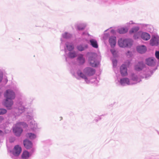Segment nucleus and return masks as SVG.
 Returning a JSON list of instances; mask_svg holds the SVG:
<instances>
[{
    "label": "nucleus",
    "instance_id": "31",
    "mask_svg": "<svg viewBox=\"0 0 159 159\" xmlns=\"http://www.w3.org/2000/svg\"><path fill=\"white\" fill-rule=\"evenodd\" d=\"M147 24L140 23V30L145 31L148 30H147Z\"/></svg>",
    "mask_w": 159,
    "mask_h": 159
},
{
    "label": "nucleus",
    "instance_id": "9",
    "mask_svg": "<svg viewBox=\"0 0 159 159\" xmlns=\"http://www.w3.org/2000/svg\"><path fill=\"white\" fill-rule=\"evenodd\" d=\"M149 44L152 46H157L159 50V35L157 34L152 35Z\"/></svg>",
    "mask_w": 159,
    "mask_h": 159
},
{
    "label": "nucleus",
    "instance_id": "40",
    "mask_svg": "<svg viewBox=\"0 0 159 159\" xmlns=\"http://www.w3.org/2000/svg\"><path fill=\"white\" fill-rule=\"evenodd\" d=\"M101 119V116H97V117H96L94 120L96 122H97L99 120H100Z\"/></svg>",
    "mask_w": 159,
    "mask_h": 159
},
{
    "label": "nucleus",
    "instance_id": "27",
    "mask_svg": "<svg viewBox=\"0 0 159 159\" xmlns=\"http://www.w3.org/2000/svg\"><path fill=\"white\" fill-rule=\"evenodd\" d=\"M146 46L144 45H140V54H144L147 51Z\"/></svg>",
    "mask_w": 159,
    "mask_h": 159
},
{
    "label": "nucleus",
    "instance_id": "10",
    "mask_svg": "<svg viewBox=\"0 0 159 159\" xmlns=\"http://www.w3.org/2000/svg\"><path fill=\"white\" fill-rule=\"evenodd\" d=\"M22 149L20 146L18 145L15 146L11 152V156L12 158L15 159V157L18 156L21 152Z\"/></svg>",
    "mask_w": 159,
    "mask_h": 159
},
{
    "label": "nucleus",
    "instance_id": "47",
    "mask_svg": "<svg viewBox=\"0 0 159 159\" xmlns=\"http://www.w3.org/2000/svg\"><path fill=\"white\" fill-rule=\"evenodd\" d=\"M137 50L138 52H139V48L138 46H137Z\"/></svg>",
    "mask_w": 159,
    "mask_h": 159
},
{
    "label": "nucleus",
    "instance_id": "8",
    "mask_svg": "<svg viewBox=\"0 0 159 159\" xmlns=\"http://www.w3.org/2000/svg\"><path fill=\"white\" fill-rule=\"evenodd\" d=\"M17 104L18 107V108L16 109L15 112L13 113L14 115L15 116H19L25 110L24 102L21 101L20 99H19L17 102Z\"/></svg>",
    "mask_w": 159,
    "mask_h": 159
},
{
    "label": "nucleus",
    "instance_id": "53",
    "mask_svg": "<svg viewBox=\"0 0 159 159\" xmlns=\"http://www.w3.org/2000/svg\"><path fill=\"white\" fill-rule=\"evenodd\" d=\"M1 93L0 92V96H1Z\"/></svg>",
    "mask_w": 159,
    "mask_h": 159
},
{
    "label": "nucleus",
    "instance_id": "49",
    "mask_svg": "<svg viewBox=\"0 0 159 159\" xmlns=\"http://www.w3.org/2000/svg\"><path fill=\"white\" fill-rule=\"evenodd\" d=\"M2 133H3V132H2V131L0 130V135H2Z\"/></svg>",
    "mask_w": 159,
    "mask_h": 159
},
{
    "label": "nucleus",
    "instance_id": "51",
    "mask_svg": "<svg viewBox=\"0 0 159 159\" xmlns=\"http://www.w3.org/2000/svg\"><path fill=\"white\" fill-rule=\"evenodd\" d=\"M118 3L119 4H122V3H120V2H118Z\"/></svg>",
    "mask_w": 159,
    "mask_h": 159
},
{
    "label": "nucleus",
    "instance_id": "30",
    "mask_svg": "<svg viewBox=\"0 0 159 159\" xmlns=\"http://www.w3.org/2000/svg\"><path fill=\"white\" fill-rule=\"evenodd\" d=\"M89 34L86 32H84L82 33L81 37L80 39V40L82 41H87V38L89 36Z\"/></svg>",
    "mask_w": 159,
    "mask_h": 159
},
{
    "label": "nucleus",
    "instance_id": "32",
    "mask_svg": "<svg viewBox=\"0 0 159 159\" xmlns=\"http://www.w3.org/2000/svg\"><path fill=\"white\" fill-rule=\"evenodd\" d=\"M109 30V29H108L106 30H105L104 32V33L103 35V38L104 40L107 39L108 37L109 36L110 34H109L108 33H106L107 31H108Z\"/></svg>",
    "mask_w": 159,
    "mask_h": 159
},
{
    "label": "nucleus",
    "instance_id": "48",
    "mask_svg": "<svg viewBox=\"0 0 159 159\" xmlns=\"http://www.w3.org/2000/svg\"><path fill=\"white\" fill-rule=\"evenodd\" d=\"M129 24H133V21H130L129 22Z\"/></svg>",
    "mask_w": 159,
    "mask_h": 159
},
{
    "label": "nucleus",
    "instance_id": "28",
    "mask_svg": "<svg viewBox=\"0 0 159 159\" xmlns=\"http://www.w3.org/2000/svg\"><path fill=\"white\" fill-rule=\"evenodd\" d=\"M89 42L90 44L93 47L96 48H98V45L96 40L92 39L89 40Z\"/></svg>",
    "mask_w": 159,
    "mask_h": 159
},
{
    "label": "nucleus",
    "instance_id": "11",
    "mask_svg": "<svg viewBox=\"0 0 159 159\" xmlns=\"http://www.w3.org/2000/svg\"><path fill=\"white\" fill-rule=\"evenodd\" d=\"M145 62L146 65L150 66H155L156 60L153 57H149L145 59Z\"/></svg>",
    "mask_w": 159,
    "mask_h": 159
},
{
    "label": "nucleus",
    "instance_id": "20",
    "mask_svg": "<svg viewBox=\"0 0 159 159\" xmlns=\"http://www.w3.org/2000/svg\"><path fill=\"white\" fill-rule=\"evenodd\" d=\"M146 64L144 63L143 61H140V72L142 71L143 69L144 70H147V71L146 72L144 75V76L143 77V78H145V74L146 73L148 70H150L148 69H147V67ZM141 78H142V77L140 75V82L141 81Z\"/></svg>",
    "mask_w": 159,
    "mask_h": 159
},
{
    "label": "nucleus",
    "instance_id": "25",
    "mask_svg": "<svg viewBox=\"0 0 159 159\" xmlns=\"http://www.w3.org/2000/svg\"><path fill=\"white\" fill-rule=\"evenodd\" d=\"M86 27L84 23H77L75 25V27L78 30H84Z\"/></svg>",
    "mask_w": 159,
    "mask_h": 159
},
{
    "label": "nucleus",
    "instance_id": "38",
    "mask_svg": "<svg viewBox=\"0 0 159 159\" xmlns=\"http://www.w3.org/2000/svg\"><path fill=\"white\" fill-rule=\"evenodd\" d=\"M158 51L156 50L155 52V56L157 59H159V50Z\"/></svg>",
    "mask_w": 159,
    "mask_h": 159
},
{
    "label": "nucleus",
    "instance_id": "43",
    "mask_svg": "<svg viewBox=\"0 0 159 159\" xmlns=\"http://www.w3.org/2000/svg\"><path fill=\"white\" fill-rule=\"evenodd\" d=\"M3 78V75L0 72V83L2 82Z\"/></svg>",
    "mask_w": 159,
    "mask_h": 159
},
{
    "label": "nucleus",
    "instance_id": "13",
    "mask_svg": "<svg viewBox=\"0 0 159 159\" xmlns=\"http://www.w3.org/2000/svg\"><path fill=\"white\" fill-rule=\"evenodd\" d=\"M158 61L157 62V66L151 70H148L145 75V79H148L150 77L153 75L154 72L157 69L158 67L159 66V59H158Z\"/></svg>",
    "mask_w": 159,
    "mask_h": 159
},
{
    "label": "nucleus",
    "instance_id": "16",
    "mask_svg": "<svg viewBox=\"0 0 159 159\" xmlns=\"http://www.w3.org/2000/svg\"><path fill=\"white\" fill-rule=\"evenodd\" d=\"M65 56L66 61H67L68 58H74L76 57L77 56V54L75 51H70L68 52H65V54L64 55Z\"/></svg>",
    "mask_w": 159,
    "mask_h": 159
},
{
    "label": "nucleus",
    "instance_id": "21",
    "mask_svg": "<svg viewBox=\"0 0 159 159\" xmlns=\"http://www.w3.org/2000/svg\"><path fill=\"white\" fill-rule=\"evenodd\" d=\"M109 42L111 48L114 47L116 43V37L114 36H111L109 37Z\"/></svg>",
    "mask_w": 159,
    "mask_h": 159
},
{
    "label": "nucleus",
    "instance_id": "14",
    "mask_svg": "<svg viewBox=\"0 0 159 159\" xmlns=\"http://www.w3.org/2000/svg\"><path fill=\"white\" fill-rule=\"evenodd\" d=\"M35 150V148H32V151H31L30 152H29L28 151L26 150L24 151L21 155V158L22 159H28L31 156Z\"/></svg>",
    "mask_w": 159,
    "mask_h": 159
},
{
    "label": "nucleus",
    "instance_id": "6",
    "mask_svg": "<svg viewBox=\"0 0 159 159\" xmlns=\"http://www.w3.org/2000/svg\"><path fill=\"white\" fill-rule=\"evenodd\" d=\"M27 126V125L25 123L22 122L17 123L13 127V132L16 136H20L22 132V127L26 128Z\"/></svg>",
    "mask_w": 159,
    "mask_h": 159
},
{
    "label": "nucleus",
    "instance_id": "12",
    "mask_svg": "<svg viewBox=\"0 0 159 159\" xmlns=\"http://www.w3.org/2000/svg\"><path fill=\"white\" fill-rule=\"evenodd\" d=\"M150 34L146 32L140 30V40L142 39L145 41H147L151 38Z\"/></svg>",
    "mask_w": 159,
    "mask_h": 159
},
{
    "label": "nucleus",
    "instance_id": "29",
    "mask_svg": "<svg viewBox=\"0 0 159 159\" xmlns=\"http://www.w3.org/2000/svg\"><path fill=\"white\" fill-rule=\"evenodd\" d=\"M128 29L127 28L121 27L118 29L116 31L120 34L125 33L127 32Z\"/></svg>",
    "mask_w": 159,
    "mask_h": 159
},
{
    "label": "nucleus",
    "instance_id": "4",
    "mask_svg": "<svg viewBox=\"0 0 159 159\" xmlns=\"http://www.w3.org/2000/svg\"><path fill=\"white\" fill-rule=\"evenodd\" d=\"M88 57V61L91 66L93 67L98 66L99 61L98 59L97 54L95 53L88 52L87 53Z\"/></svg>",
    "mask_w": 159,
    "mask_h": 159
},
{
    "label": "nucleus",
    "instance_id": "26",
    "mask_svg": "<svg viewBox=\"0 0 159 159\" xmlns=\"http://www.w3.org/2000/svg\"><path fill=\"white\" fill-rule=\"evenodd\" d=\"M25 136L26 138L31 140L34 139L37 137V135L35 134L31 133H27Z\"/></svg>",
    "mask_w": 159,
    "mask_h": 159
},
{
    "label": "nucleus",
    "instance_id": "44",
    "mask_svg": "<svg viewBox=\"0 0 159 159\" xmlns=\"http://www.w3.org/2000/svg\"><path fill=\"white\" fill-rule=\"evenodd\" d=\"M153 156H152L151 157L146 156L145 157V159H152Z\"/></svg>",
    "mask_w": 159,
    "mask_h": 159
},
{
    "label": "nucleus",
    "instance_id": "50",
    "mask_svg": "<svg viewBox=\"0 0 159 159\" xmlns=\"http://www.w3.org/2000/svg\"><path fill=\"white\" fill-rule=\"evenodd\" d=\"M133 73H134V74H135V75H137V77H138V74H137V73H134V72H133V73H132V74H133Z\"/></svg>",
    "mask_w": 159,
    "mask_h": 159
},
{
    "label": "nucleus",
    "instance_id": "23",
    "mask_svg": "<svg viewBox=\"0 0 159 159\" xmlns=\"http://www.w3.org/2000/svg\"><path fill=\"white\" fill-rule=\"evenodd\" d=\"M77 61L80 65H83L84 64L85 62V60L84 55L82 54H79L77 58Z\"/></svg>",
    "mask_w": 159,
    "mask_h": 159
},
{
    "label": "nucleus",
    "instance_id": "1",
    "mask_svg": "<svg viewBox=\"0 0 159 159\" xmlns=\"http://www.w3.org/2000/svg\"><path fill=\"white\" fill-rule=\"evenodd\" d=\"M96 70L94 68L89 67H85L83 69V72L80 70H78L76 73H72L73 75L77 79L80 80L81 78L84 80L87 84L93 83L94 81L89 80L88 77L94 75Z\"/></svg>",
    "mask_w": 159,
    "mask_h": 159
},
{
    "label": "nucleus",
    "instance_id": "2",
    "mask_svg": "<svg viewBox=\"0 0 159 159\" xmlns=\"http://www.w3.org/2000/svg\"><path fill=\"white\" fill-rule=\"evenodd\" d=\"M19 91V89L15 86L11 87V89H8L4 93V97L6 99L4 100L3 104L8 109L12 108L13 104V100L16 97L15 92H18Z\"/></svg>",
    "mask_w": 159,
    "mask_h": 159
},
{
    "label": "nucleus",
    "instance_id": "17",
    "mask_svg": "<svg viewBox=\"0 0 159 159\" xmlns=\"http://www.w3.org/2000/svg\"><path fill=\"white\" fill-rule=\"evenodd\" d=\"M74 46L72 43L67 42L65 43L64 47L65 52H67V50L69 51H72L74 50Z\"/></svg>",
    "mask_w": 159,
    "mask_h": 159
},
{
    "label": "nucleus",
    "instance_id": "45",
    "mask_svg": "<svg viewBox=\"0 0 159 159\" xmlns=\"http://www.w3.org/2000/svg\"><path fill=\"white\" fill-rule=\"evenodd\" d=\"M4 118L2 116H0V123L3 120Z\"/></svg>",
    "mask_w": 159,
    "mask_h": 159
},
{
    "label": "nucleus",
    "instance_id": "52",
    "mask_svg": "<svg viewBox=\"0 0 159 159\" xmlns=\"http://www.w3.org/2000/svg\"><path fill=\"white\" fill-rule=\"evenodd\" d=\"M157 132L158 134L159 135V132L158 131H157Z\"/></svg>",
    "mask_w": 159,
    "mask_h": 159
},
{
    "label": "nucleus",
    "instance_id": "18",
    "mask_svg": "<svg viewBox=\"0 0 159 159\" xmlns=\"http://www.w3.org/2000/svg\"><path fill=\"white\" fill-rule=\"evenodd\" d=\"M129 65V62L128 64L122 65L120 67V72L123 76H126L127 75V66Z\"/></svg>",
    "mask_w": 159,
    "mask_h": 159
},
{
    "label": "nucleus",
    "instance_id": "22",
    "mask_svg": "<svg viewBox=\"0 0 159 159\" xmlns=\"http://www.w3.org/2000/svg\"><path fill=\"white\" fill-rule=\"evenodd\" d=\"M72 37V35L70 33L67 32H65L62 34V37L61 38V43L63 42V39H69L71 38Z\"/></svg>",
    "mask_w": 159,
    "mask_h": 159
},
{
    "label": "nucleus",
    "instance_id": "7",
    "mask_svg": "<svg viewBox=\"0 0 159 159\" xmlns=\"http://www.w3.org/2000/svg\"><path fill=\"white\" fill-rule=\"evenodd\" d=\"M133 43V40L129 39L120 38L118 42L119 46L122 48H130L132 45Z\"/></svg>",
    "mask_w": 159,
    "mask_h": 159
},
{
    "label": "nucleus",
    "instance_id": "5",
    "mask_svg": "<svg viewBox=\"0 0 159 159\" xmlns=\"http://www.w3.org/2000/svg\"><path fill=\"white\" fill-rule=\"evenodd\" d=\"M34 115L33 113V111L30 113H28L26 116L27 120L30 121L29 124V126L30 129L33 131L36 132L39 130L40 128L38 126L36 122L33 120Z\"/></svg>",
    "mask_w": 159,
    "mask_h": 159
},
{
    "label": "nucleus",
    "instance_id": "33",
    "mask_svg": "<svg viewBox=\"0 0 159 159\" xmlns=\"http://www.w3.org/2000/svg\"><path fill=\"white\" fill-rule=\"evenodd\" d=\"M147 30H146V31L152 33L153 31V27L151 25L147 24Z\"/></svg>",
    "mask_w": 159,
    "mask_h": 159
},
{
    "label": "nucleus",
    "instance_id": "3",
    "mask_svg": "<svg viewBox=\"0 0 159 159\" xmlns=\"http://www.w3.org/2000/svg\"><path fill=\"white\" fill-rule=\"evenodd\" d=\"M120 84L122 86L133 85L136 84L138 81V77L134 73L132 74L131 80L127 78L121 79L120 80L117 79Z\"/></svg>",
    "mask_w": 159,
    "mask_h": 159
},
{
    "label": "nucleus",
    "instance_id": "19",
    "mask_svg": "<svg viewBox=\"0 0 159 159\" xmlns=\"http://www.w3.org/2000/svg\"><path fill=\"white\" fill-rule=\"evenodd\" d=\"M23 144L24 147L27 149H31L32 151V148H34L33 147V144L31 141L28 139H25L23 141Z\"/></svg>",
    "mask_w": 159,
    "mask_h": 159
},
{
    "label": "nucleus",
    "instance_id": "46",
    "mask_svg": "<svg viewBox=\"0 0 159 159\" xmlns=\"http://www.w3.org/2000/svg\"><path fill=\"white\" fill-rule=\"evenodd\" d=\"M14 139H13L12 140H11V139H10L9 141L10 142H14Z\"/></svg>",
    "mask_w": 159,
    "mask_h": 159
},
{
    "label": "nucleus",
    "instance_id": "41",
    "mask_svg": "<svg viewBox=\"0 0 159 159\" xmlns=\"http://www.w3.org/2000/svg\"><path fill=\"white\" fill-rule=\"evenodd\" d=\"M109 29V30L108 31V32H110L113 34H116V31H115V30H110V29Z\"/></svg>",
    "mask_w": 159,
    "mask_h": 159
},
{
    "label": "nucleus",
    "instance_id": "24",
    "mask_svg": "<svg viewBox=\"0 0 159 159\" xmlns=\"http://www.w3.org/2000/svg\"><path fill=\"white\" fill-rule=\"evenodd\" d=\"M88 48V45L87 44H80L76 46V48L79 51H82Z\"/></svg>",
    "mask_w": 159,
    "mask_h": 159
},
{
    "label": "nucleus",
    "instance_id": "39",
    "mask_svg": "<svg viewBox=\"0 0 159 159\" xmlns=\"http://www.w3.org/2000/svg\"><path fill=\"white\" fill-rule=\"evenodd\" d=\"M134 69L135 70L139 71V62H138L137 65H135Z\"/></svg>",
    "mask_w": 159,
    "mask_h": 159
},
{
    "label": "nucleus",
    "instance_id": "34",
    "mask_svg": "<svg viewBox=\"0 0 159 159\" xmlns=\"http://www.w3.org/2000/svg\"><path fill=\"white\" fill-rule=\"evenodd\" d=\"M112 62L113 64V68L116 67L117 64V61L115 59H112Z\"/></svg>",
    "mask_w": 159,
    "mask_h": 159
},
{
    "label": "nucleus",
    "instance_id": "35",
    "mask_svg": "<svg viewBox=\"0 0 159 159\" xmlns=\"http://www.w3.org/2000/svg\"><path fill=\"white\" fill-rule=\"evenodd\" d=\"M7 112V111L6 109L1 108L0 109V115H3L5 114Z\"/></svg>",
    "mask_w": 159,
    "mask_h": 159
},
{
    "label": "nucleus",
    "instance_id": "42",
    "mask_svg": "<svg viewBox=\"0 0 159 159\" xmlns=\"http://www.w3.org/2000/svg\"><path fill=\"white\" fill-rule=\"evenodd\" d=\"M132 54L131 52H130L129 51H127V52L126 53V55L127 56H129V57H131L132 56Z\"/></svg>",
    "mask_w": 159,
    "mask_h": 159
},
{
    "label": "nucleus",
    "instance_id": "37",
    "mask_svg": "<svg viewBox=\"0 0 159 159\" xmlns=\"http://www.w3.org/2000/svg\"><path fill=\"white\" fill-rule=\"evenodd\" d=\"M111 52L114 57L116 56V52L114 48L111 49Z\"/></svg>",
    "mask_w": 159,
    "mask_h": 159
},
{
    "label": "nucleus",
    "instance_id": "36",
    "mask_svg": "<svg viewBox=\"0 0 159 159\" xmlns=\"http://www.w3.org/2000/svg\"><path fill=\"white\" fill-rule=\"evenodd\" d=\"M95 1L97 3L101 4H103L106 2V0H95Z\"/></svg>",
    "mask_w": 159,
    "mask_h": 159
},
{
    "label": "nucleus",
    "instance_id": "15",
    "mask_svg": "<svg viewBox=\"0 0 159 159\" xmlns=\"http://www.w3.org/2000/svg\"><path fill=\"white\" fill-rule=\"evenodd\" d=\"M139 28L137 27L132 28L129 31L130 34H134V38L135 39H138L139 37Z\"/></svg>",
    "mask_w": 159,
    "mask_h": 159
}]
</instances>
